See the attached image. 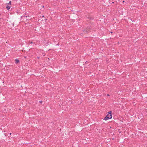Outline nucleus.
<instances>
[{"label": "nucleus", "instance_id": "obj_1", "mask_svg": "<svg viewBox=\"0 0 147 147\" xmlns=\"http://www.w3.org/2000/svg\"><path fill=\"white\" fill-rule=\"evenodd\" d=\"M108 116H106L105 117L104 119L105 120H107L109 119H110L112 118V115H110V117H108Z\"/></svg>", "mask_w": 147, "mask_h": 147}, {"label": "nucleus", "instance_id": "obj_2", "mask_svg": "<svg viewBox=\"0 0 147 147\" xmlns=\"http://www.w3.org/2000/svg\"><path fill=\"white\" fill-rule=\"evenodd\" d=\"M6 8L8 10H9V9L10 8V7L8 5H7Z\"/></svg>", "mask_w": 147, "mask_h": 147}, {"label": "nucleus", "instance_id": "obj_3", "mask_svg": "<svg viewBox=\"0 0 147 147\" xmlns=\"http://www.w3.org/2000/svg\"><path fill=\"white\" fill-rule=\"evenodd\" d=\"M19 60L18 59H16L15 60V62L17 63H18L19 62Z\"/></svg>", "mask_w": 147, "mask_h": 147}, {"label": "nucleus", "instance_id": "obj_4", "mask_svg": "<svg viewBox=\"0 0 147 147\" xmlns=\"http://www.w3.org/2000/svg\"><path fill=\"white\" fill-rule=\"evenodd\" d=\"M109 115H112V112L110 111L109 112Z\"/></svg>", "mask_w": 147, "mask_h": 147}, {"label": "nucleus", "instance_id": "obj_5", "mask_svg": "<svg viewBox=\"0 0 147 147\" xmlns=\"http://www.w3.org/2000/svg\"><path fill=\"white\" fill-rule=\"evenodd\" d=\"M11 1H10L7 4H11Z\"/></svg>", "mask_w": 147, "mask_h": 147}, {"label": "nucleus", "instance_id": "obj_6", "mask_svg": "<svg viewBox=\"0 0 147 147\" xmlns=\"http://www.w3.org/2000/svg\"><path fill=\"white\" fill-rule=\"evenodd\" d=\"M107 116H108V117H110V115L109 114H108Z\"/></svg>", "mask_w": 147, "mask_h": 147}, {"label": "nucleus", "instance_id": "obj_7", "mask_svg": "<svg viewBox=\"0 0 147 147\" xmlns=\"http://www.w3.org/2000/svg\"><path fill=\"white\" fill-rule=\"evenodd\" d=\"M84 33H86V31L85 30L84 31Z\"/></svg>", "mask_w": 147, "mask_h": 147}, {"label": "nucleus", "instance_id": "obj_8", "mask_svg": "<svg viewBox=\"0 0 147 147\" xmlns=\"http://www.w3.org/2000/svg\"><path fill=\"white\" fill-rule=\"evenodd\" d=\"M40 102H42V101H40Z\"/></svg>", "mask_w": 147, "mask_h": 147}, {"label": "nucleus", "instance_id": "obj_9", "mask_svg": "<svg viewBox=\"0 0 147 147\" xmlns=\"http://www.w3.org/2000/svg\"><path fill=\"white\" fill-rule=\"evenodd\" d=\"M107 96H109V94H107Z\"/></svg>", "mask_w": 147, "mask_h": 147}, {"label": "nucleus", "instance_id": "obj_10", "mask_svg": "<svg viewBox=\"0 0 147 147\" xmlns=\"http://www.w3.org/2000/svg\"><path fill=\"white\" fill-rule=\"evenodd\" d=\"M9 134H10V135H11V133H10Z\"/></svg>", "mask_w": 147, "mask_h": 147}, {"label": "nucleus", "instance_id": "obj_11", "mask_svg": "<svg viewBox=\"0 0 147 147\" xmlns=\"http://www.w3.org/2000/svg\"><path fill=\"white\" fill-rule=\"evenodd\" d=\"M123 2H124V1H123Z\"/></svg>", "mask_w": 147, "mask_h": 147}, {"label": "nucleus", "instance_id": "obj_12", "mask_svg": "<svg viewBox=\"0 0 147 147\" xmlns=\"http://www.w3.org/2000/svg\"><path fill=\"white\" fill-rule=\"evenodd\" d=\"M111 33H112V32H111Z\"/></svg>", "mask_w": 147, "mask_h": 147}, {"label": "nucleus", "instance_id": "obj_13", "mask_svg": "<svg viewBox=\"0 0 147 147\" xmlns=\"http://www.w3.org/2000/svg\"><path fill=\"white\" fill-rule=\"evenodd\" d=\"M30 43H32V42H31Z\"/></svg>", "mask_w": 147, "mask_h": 147}]
</instances>
